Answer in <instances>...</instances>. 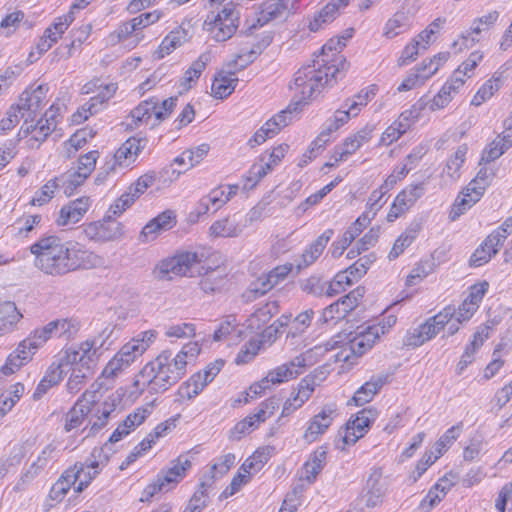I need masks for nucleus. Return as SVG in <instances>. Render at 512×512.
Instances as JSON below:
<instances>
[{
  "label": "nucleus",
  "instance_id": "obj_37",
  "mask_svg": "<svg viewBox=\"0 0 512 512\" xmlns=\"http://www.w3.org/2000/svg\"><path fill=\"white\" fill-rule=\"evenodd\" d=\"M412 24V17L403 10L397 11L385 24L384 36L392 39L409 30Z\"/></svg>",
  "mask_w": 512,
  "mask_h": 512
},
{
  "label": "nucleus",
  "instance_id": "obj_11",
  "mask_svg": "<svg viewBox=\"0 0 512 512\" xmlns=\"http://www.w3.org/2000/svg\"><path fill=\"white\" fill-rule=\"evenodd\" d=\"M98 402L97 390H86L68 411L65 418V430L67 432L78 428L86 417L93 411Z\"/></svg>",
  "mask_w": 512,
  "mask_h": 512
},
{
  "label": "nucleus",
  "instance_id": "obj_19",
  "mask_svg": "<svg viewBox=\"0 0 512 512\" xmlns=\"http://www.w3.org/2000/svg\"><path fill=\"white\" fill-rule=\"evenodd\" d=\"M47 91L48 87L43 84L38 85L32 91L25 90L19 98V103L16 104L21 117H25L26 114L29 115V117L36 116L37 112L46 103Z\"/></svg>",
  "mask_w": 512,
  "mask_h": 512
},
{
  "label": "nucleus",
  "instance_id": "obj_20",
  "mask_svg": "<svg viewBox=\"0 0 512 512\" xmlns=\"http://www.w3.org/2000/svg\"><path fill=\"white\" fill-rule=\"evenodd\" d=\"M77 352L74 345L63 349L56 357V360L48 367L44 375V382H50L54 386L60 383L63 376L68 372L69 364L75 363Z\"/></svg>",
  "mask_w": 512,
  "mask_h": 512
},
{
  "label": "nucleus",
  "instance_id": "obj_34",
  "mask_svg": "<svg viewBox=\"0 0 512 512\" xmlns=\"http://www.w3.org/2000/svg\"><path fill=\"white\" fill-rule=\"evenodd\" d=\"M213 487V479H204L189 499L183 512H202L209 504V490Z\"/></svg>",
  "mask_w": 512,
  "mask_h": 512
},
{
  "label": "nucleus",
  "instance_id": "obj_36",
  "mask_svg": "<svg viewBox=\"0 0 512 512\" xmlns=\"http://www.w3.org/2000/svg\"><path fill=\"white\" fill-rule=\"evenodd\" d=\"M500 247L501 246L496 244L495 240L492 239L489 234L471 255L469 260L470 265L480 267L488 263L491 258L498 253Z\"/></svg>",
  "mask_w": 512,
  "mask_h": 512
},
{
  "label": "nucleus",
  "instance_id": "obj_44",
  "mask_svg": "<svg viewBox=\"0 0 512 512\" xmlns=\"http://www.w3.org/2000/svg\"><path fill=\"white\" fill-rule=\"evenodd\" d=\"M63 177H55L47 181L36 193L31 200L32 205L42 206L48 203L53 197L55 191L64 184Z\"/></svg>",
  "mask_w": 512,
  "mask_h": 512
},
{
  "label": "nucleus",
  "instance_id": "obj_7",
  "mask_svg": "<svg viewBox=\"0 0 512 512\" xmlns=\"http://www.w3.org/2000/svg\"><path fill=\"white\" fill-rule=\"evenodd\" d=\"M384 328L385 326L370 325L366 328H358L353 336L350 333L348 341L341 351L343 361L349 362L352 356L361 357L369 351L380 336L385 334Z\"/></svg>",
  "mask_w": 512,
  "mask_h": 512
},
{
  "label": "nucleus",
  "instance_id": "obj_39",
  "mask_svg": "<svg viewBox=\"0 0 512 512\" xmlns=\"http://www.w3.org/2000/svg\"><path fill=\"white\" fill-rule=\"evenodd\" d=\"M116 410L115 400L104 401L100 406L97 407L96 413L89 420V431L86 436L94 435L101 430L108 422V419Z\"/></svg>",
  "mask_w": 512,
  "mask_h": 512
},
{
  "label": "nucleus",
  "instance_id": "obj_40",
  "mask_svg": "<svg viewBox=\"0 0 512 512\" xmlns=\"http://www.w3.org/2000/svg\"><path fill=\"white\" fill-rule=\"evenodd\" d=\"M190 38L189 31L183 27L172 30L161 42L158 48L159 57L169 55L177 47L181 46Z\"/></svg>",
  "mask_w": 512,
  "mask_h": 512
},
{
  "label": "nucleus",
  "instance_id": "obj_2",
  "mask_svg": "<svg viewBox=\"0 0 512 512\" xmlns=\"http://www.w3.org/2000/svg\"><path fill=\"white\" fill-rule=\"evenodd\" d=\"M199 351L197 343L185 345L176 355L170 350H163L140 370L133 382L131 395L139 396L145 389L151 394L167 391L184 377L188 358L194 359Z\"/></svg>",
  "mask_w": 512,
  "mask_h": 512
},
{
  "label": "nucleus",
  "instance_id": "obj_47",
  "mask_svg": "<svg viewBox=\"0 0 512 512\" xmlns=\"http://www.w3.org/2000/svg\"><path fill=\"white\" fill-rule=\"evenodd\" d=\"M206 386V382L202 380V373L198 372L179 387L178 393L182 398L193 399L199 395Z\"/></svg>",
  "mask_w": 512,
  "mask_h": 512
},
{
  "label": "nucleus",
  "instance_id": "obj_60",
  "mask_svg": "<svg viewBox=\"0 0 512 512\" xmlns=\"http://www.w3.org/2000/svg\"><path fill=\"white\" fill-rule=\"evenodd\" d=\"M154 98L142 101L131 111V117L136 123H148L152 115L155 116Z\"/></svg>",
  "mask_w": 512,
  "mask_h": 512
},
{
  "label": "nucleus",
  "instance_id": "obj_43",
  "mask_svg": "<svg viewBox=\"0 0 512 512\" xmlns=\"http://www.w3.org/2000/svg\"><path fill=\"white\" fill-rule=\"evenodd\" d=\"M424 191V183L406 187L396 196V206L401 207L402 210H409L424 195Z\"/></svg>",
  "mask_w": 512,
  "mask_h": 512
},
{
  "label": "nucleus",
  "instance_id": "obj_53",
  "mask_svg": "<svg viewBox=\"0 0 512 512\" xmlns=\"http://www.w3.org/2000/svg\"><path fill=\"white\" fill-rule=\"evenodd\" d=\"M356 281V279L353 278L345 269L344 271L338 272L333 280L329 283L327 289H326V295L327 296H335L343 291L349 286L353 284V282Z\"/></svg>",
  "mask_w": 512,
  "mask_h": 512
},
{
  "label": "nucleus",
  "instance_id": "obj_17",
  "mask_svg": "<svg viewBox=\"0 0 512 512\" xmlns=\"http://www.w3.org/2000/svg\"><path fill=\"white\" fill-rule=\"evenodd\" d=\"M484 192V186H476V181H470L467 187L456 197L449 213L450 220H457L481 199Z\"/></svg>",
  "mask_w": 512,
  "mask_h": 512
},
{
  "label": "nucleus",
  "instance_id": "obj_16",
  "mask_svg": "<svg viewBox=\"0 0 512 512\" xmlns=\"http://www.w3.org/2000/svg\"><path fill=\"white\" fill-rule=\"evenodd\" d=\"M37 350V345H35L29 337L25 338L18 344L16 349L8 355L6 362L1 367V372L6 376L14 374L22 366L32 360Z\"/></svg>",
  "mask_w": 512,
  "mask_h": 512
},
{
  "label": "nucleus",
  "instance_id": "obj_46",
  "mask_svg": "<svg viewBox=\"0 0 512 512\" xmlns=\"http://www.w3.org/2000/svg\"><path fill=\"white\" fill-rule=\"evenodd\" d=\"M55 334L58 338L70 340L80 329V323L75 318H59L53 320Z\"/></svg>",
  "mask_w": 512,
  "mask_h": 512
},
{
  "label": "nucleus",
  "instance_id": "obj_49",
  "mask_svg": "<svg viewBox=\"0 0 512 512\" xmlns=\"http://www.w3.org/2000/svg\"><path fill=\"white\" fill-rule=\"evenodd\" d=\"M271 165L266 162V156L261 155L260 162L251 166L245 177L246 188H253L268 172L272 171Z\"/></svg>",
  "mask_w": 512,
  "mask_h": 512
},
{
  "label": "nucleus",
  "instance_id": "obj_42",
  "mask_svg": "<svg viewBox=\"0 0 512 512\" xmlns=\"http://www.w3.org/2000/svg\"><path fill=\"white\" fill-rule=\"evenodd\" d=\"M209 56L207 54H201L197 60H195L188 70L184 73V76L180 82V86L183 91H188L197 82L202 72L205 70Z\"/></svg>",
  "mask_w": 512,
  "mask_h": 512
},
{
  "label": "nucleus",
  "instance_id": "obj_10",
  "mask_svg": "<svg viewBox=\"0 0 512 512\" xmlns=\"http://www.w3.org/2000/svg\"><path fill=\"white\" fill-rule=\"evenodd\" d=\"M364 287H357L350 291L344 297L339 298L336 302L326 307L320 320L323 323H328L332 320H340L345 318L351 311H353L364 297Z\"/></svg>",
  "mask_w": 512,
  "mask_h": 512
},
{
  "label": "nucleus",
  "instance_id": "obj_52",
  "mask_svg": "<svg viewBox=\"0 0 512 512\" xmlns=\"http://www.w3.org/2000/svg\"><path fill=\"white\" fill-rule=\"evenodd\" d=\"M346 39L347 38L343 37L337 40H329L326 44L323 45L320 55H318L315 59H329L328 65L336 63V58L344 57L340 54V52L346 46Z\"/></svg>",
  "mask_w": 512,
  "mask_h": 512
},
{
  "label": "nucleus",
  "instance_id": "obj_33",
  "mask_svg": "<svg viewBox=\"0 0 512 512\" xmlns=\"http://www.w3.org/2000/svg\"><path fill=\"white\" fill-rule=\"evenodd\" d=\"M327 446L318 447L310 456V458L305 462L303 470H304V478L312 483L317 478L318 474L323 470L326 465L327 459Z\"/></svg>",
  "mask_w": 512,
  "mask_h": 512
},
{
  "label": "nucleus",
  "instance_id": "obj_63",
  "mask_svg": "<svg viewBox=\"0 0 512 512\" xmlns=\"http://www.w3.org/2000/svg\"><path fill=\"white\" fill-rule=\"evenodd\" d=\"M32 342L37 345L39 349L42 347L49 339L52 337H56L55 328L53 321H50L46 325L34 329L28 336Z\"/></svg>",
  "mask_w": 512,
  "mask_h": 512
},
{
  "label": "nucleus",
  "instance_id": "obj_27",
  "mask_svg": "<svg viewBox=\"0 0 512 512\" xmlns=\"http://www.w3.org/2000/svg\"><path fill=\"white\" fill-rule=\"evenodd\" d=\"M334 235L333 229L325 230L314 242H312L302 253V262L297 264L298 270L313 264L323 253L326 245Z\"/></svg>",
  "mask_w": 512,
  "mask_h": 512
},
{
  "label": "nucleus",
  "instance_id": "obj_48",
  "mask_svg": "<svg viewBox=\"0 0 512 512\" xmlns=\"http://www.w3.org/2000/svg\"><path fill=\"white\" fill-rule=\"evenodd\" d=\"M339 8L337 5L331 0L326 6H324L317 16L314 17L312 21L309 23V30L312 32H317L322 28L324 24H328L332 22L337 14Z\"/></svg>",
  "mask_w": 512,
  "mask_h": 512
},
{
  "label": "nucleus",
  "instance_id": "obj_38",
  "mask_svg": "<svg viewBox=\"0 0 512 512\" xmlns=\"http://www.w3.org/2000/svg\"><path fill=\"white\" fill-rule=\"evenodd\" d=\"M238 83L235 71L230 70L229 73H219L212 83V93L215 98L224 99L228 97Z\"/></svg>",
  "mask_w": 512,
  "mask_h": 512
},
{
  "label": "nucleus",
  "instance_id": "obj_64",
  "mask_svg": "<svg viewBox=\"0 0 512 512\" xmlns=\"http://www.w3.org/2000/svg\"><path fill=\"white\" fill-rule=\"evenodd\" d=\"M500 88V79L488 80L474 95L471 104L474 106H480L483 102L489 99L495 91Z\"/></svg>",
  "mask_w": 512,
  "mask_h": 512
},
{
  "label": "nucleus",
  "instance_id": "obj_54",
  "mask_svg": "<svg viewBox=\"0 0 512 512\" xmlns=\"http://www.w3.org/2000/svg\"><path fill=\"white\" fill-rule=\"evenodd\" d=\"M463 430V423L459 422L449 428L435 443L434 448L439 454H444L452 443L457 440Z\"/></svg>",
  "mask_w": 512,
  "mask_h": 512
},
{
  "label": "nucleus",
  "instance_id": "obj_30",
  "mask_svg": "<svg viewBox=\"0 0 512 512\" xmlns=\"http://www.w3.org/2000/svg\"><path fill=\"white\" fill-rule=\"evenodd\" d=\"M387 375L372 376L354 394L353 400L357 406L370 402L380 389L387 383Z\"/></svg>",
  "mask_w": 512,
  "mask_h": 512
},
{
  "label": "nucleus",
  "instance_id": "obj_32",
  "mask_svg": "<svg viewBox=\"0 0 512 512\" xmlns=\"http://www.w3.org/2000/svg\"><path fill=\"white\" fill-rule=\"evenodd\" d=\"M192 463L186 456H179L172 462V466L164 472L162 476H158L160 481L163 483L165 488L171 489L173 485H176L182 478H184L186 472L191 468Z\"/></svg>",
  "mask_w": 512,
  "mask_h": 512
},
{
  "label": "nucleus",
  "instance_id": "obj_23",
  "mask_svg": "<svg viewBox=\"0 0 512 512\" xmlns=\"http://www.w3.org/2000/svg\"><path fill=\"white\" fill-rule=\"evenodd\" d=\"M97 158L98 151H90L79 158L77 170L73 174V178L70 180L69 185L64 190V193L67 196H71L73 191L92 173L95 168Z\"/></svg>",
  "mask_w": 512,
  "mask_h": 512
},
{
  "label": "nucleus",
  "instance_id": "obj_61",
  "mask_svg": "<svg viewBox=\"0 0 512 512\" xmlns=\"http://www.w3.org/2000/svg\"><path fill=\"white\" fill-rule=\"evenodd\" d=\"M481 32L482 29L479 26H472L470 30L463 33L458 40L453 42V47H458L457 51L459 52L473 47L475 43L480 41Z\"/></svg>",
  "mask_w": 512,
  "mask_h": 512
},
{
  "label": "nucleus",
  "instance_id": "obj_9",
  "mask_svg": "<svg viewBox=\"0 0 512 512\" xmlns=\"http://www.w3.org/2000/svg\"><path fill=\"white\" fill-rule=\"evenodd\" d=\"M146 139L130 137L114 153L110 161H107L101 169L108 174L114 171L116 166L126 168L130 166L139 153L145 148Z\"/></svg>",
  "mask_w": 512,
  "mask_h": 512
},
{
  "label": "nucleus",
  "instance_id": "obj_31",
  "mask_svg": "<svg viewBox=\"0 0 512 512\" xmlns=\"http://www.w3.org/2000/svg\"><path fill=\"white\" fill-rule=\"evenodd\" d=\"M439 331V327L429 318L425 323L406 334L404 345L419 347L426 341L432 339Z\"/></svg>",
  "mask_w": 512,
  "mask_h": 512
},
{
  "label": "nucleus",
  "instance_id": "obj_21",
  "mask_svg": "<svg viewBox=\"0 0 512 512\" xmlns=\"http://www.w3.org/2000/svg\"><path fill=\"white\" fill-rule=\"evenodd\" d=\"M209 150L210 146L207 143H203L193 149L186 150L188 165L184 168V170H176L175 168H172V166L165 167L159 172V179L162 180L163 184H169L173 182L180 176V174L200 163L204 157L207 156Z\"/></svg>",
  "mask_w": 512,
  "mask_h": 512
},
{
  "label": "nucleus",
  "instance_id": "obj_5",
  "mask_svg": "<svg viewBox=\"0 0 512 512\" xmlns=\"http://www.w3.org/2000/svg\"><path fill=\"white\" fill-rule=\"evenodd\" d=\"M157 337V332L153 329L139 333L131 339L113 359L107 364L104 373L108 375L115 374L116 371L128 367L137 357L141 356Z\"/></svg>",
  "mask_w": 512,
  "mask_h": 512
},
{
  "label": "nucleus",
  "instance_id": "obj_58",
  "mask_svg": "<svg viewBox=\"0 0 512 512\" xmlns=\"http://www.w3.org/2000/svg\"><path fill=\"white\" fill-rule=\"evenodd\" d=\"M270 42L271 37H267L266 39H263L261 42L252 44L251 47L241 48L239 52L240 58H245V62L239 63V68L244 69L249 64H251L256 59V57L262 52V50L270 44Z\"/></svg>",
  "mask_w": 512,
  "mask_h": 512
},
{
  "label": "nucleus",
  "instance_id": "obj_56",
  "mask_svg": "<svg viewBox=\"0 0 512 512\" xmlns=\"http://www.w3.org/2000/svg\"><path fill=\"white\" fill-rule=\"evenodd\" d=\"M279 132V128L276 126L275 122L271 118L268 121H266L261 126V128L255 132L252 138L249 139L248 144L251 147H255L257 145L264 143L267 138L274 137Z\"/></svg>",
  "mask_w": 512,
  "mask_h": 512
},
{
  "label": "nucleus",
  "instance_id": "obj_29",
  "mask_svg": "<svg viewBox=\"0 0 512 512\" xmlns=\"http://www.w3.org/2000/svg\"><path fill=\"white\" fill-rule=\"evenodd\" d=\"M510 147H512V129H507L483 151L481 161L492 162L502 156Z\"/></svg>",
  "mask_w": 512,
  "mask_h": 512
},
{
  "label": "nucleus",
  "instance_id": "obj_3",
  "mask_svg": "<svg viewBox=\"0 0 512 512\" xmlns=\"http://www.w3.org/2000/svg\"><path fill=\"white\" fill-rule=\"evenodd\" d=\"M335 62L328 65L329 59H314L295 72L290 89L298 98L296 103L316 98L326 85H332L344 76L349 67L345 57H338Z\"/></svg>",
  "mask_w": 512,
  "mask_h": 512
},
{
  "label": "nucleus",
  "instance_id": "obj_59",
  "mask_svg": "<svg viewBox=\"0 0 512 512\" xmlns=\"http://www.w3.org/2000/svg\"><path fill=\"white\" fill-rule=\"evenodd\" d=\"M274 286H276V280L271 279L268 275L262 276L250 286L246 293L247 299L255 300L266 294Z\"/></svg>",
  "mask_w": 512,
  "mask_h": 512
},
{
  "label": "nucleus",
  "instance_id": "obj_12",
  "mask_svg": "<svg viewBox=\"0 0 512 512\" xmlns=\"http://www.w3.org/2000/svg\"><path fill=\"white\" fill-rule=\"evenodd\" d=\"M338 416V411L331 405L324 406L322 410L314 415L308 422L303 433V440L308 443H314L326 433L332 425L334 419Z\"/></svg>",
  "mask_w": 512,
  "mask_h": 512
},
{
  "label": "nucleus",
  "instance_id": "obj_28",
  "mask_svg": "<svg viewBox=\"0 0 512 512\" xmlns=\"http://www.w3.org/2000/svg\"><path fill=\"white\" fill-rule=\"evenodd\" d=\"M201 276L199 281L200 289L207 294L219 292L227 282V275L222 268H208L205 272L198 271Z\"/></svg>",
  "mask_w": 512,
  "mask_h": 512
},
{
  "label": "nucleus",
  "instance_id": "obj_41",
  "mask_svg": "<svg viewBox=\"0 0 512 512\" xmlns=\"http://www.w3.org/2000/svg\"><path fill=\"white\" fill-rule=\"evenodd\" d=\"M468 151L466 144L460 145L454 154L448 159L443 174L448 177L450 183H455L460 178V168L462 167Z\"/></svg>",
  "mask_w": 512,
  "mask_h": 512
},
{
  "label": "nucleus",
  "instance_id": "obj_51",
  "mask_svg": "<svg viewBox=\"0 0 512 512\" xmlns=\"http://www.w3.org/2000/svg\"><path fill=\"white\" fill-rule=\"evenodd\" d=\"M236 457L232 453L222 455L217 461L211 466L210 472L205 479H213V483L216 479L225 475L231 467L235 464Z\"/></svg>",
  "mask_w": 512,
  "mask_h": 512
},
{
  "label": "nucleus",
  "instance_id": "obj_57",
  "mask_svg": "<svg viewBox=\"0 0 512 512\" xmlns=\"http://www.w3.org/2000/svg\"><path fill=\"white\" fill-rule=\"evenodd\" d=\"M21 317L22 315L13 302L7 301L0 304V322L5 324V327L10 331Z\"/></svg>",
  "mask_w": 512,
  "mask_h": 512
},
{
  "label": "nucleus",
  "instance_id": "obj_62",
  "mask_svg": "<svg viewBox=\"0 0 512 512\" xmlns=\"http://www.w3.org/2000/svg\"><path fill=\"white\" fill-rule=\"evenodd\" d=\"M376 91V85H370L355 95L354 99H348L350 101V109L354 110V116H357L361 107L366 106L367 103L376 95Z\"/></svg>",
  "mask_w": 512,
  "mask_h": 512
},
{
  "label": "nucleus",
  "instance_id": "obj_55",
  "mask_svg": "<svg viewBox=\"0 0 512 512\" xmlns=\"http://www.w3.org/2000/svg\"><path fill=\"white\" fill-rule=\"evenodd\" d=\"M439 69V64H437L433 69H430L427 73H416L415 71L409 73L407 77L402 81V83L398 86L397 90L399 92L409 91L416 86L423 84L427 79H429L432 75H434Z\"/></svg>",
  "mask_w": 512,
  "mask_h": 512
},
{
  "label": "nucleus",
  "instance_id": "obj_13",
  "mask_svg": "<svg viewBox=\"0 0 512 512\" xmlns=\"http://www.w3.org/2000/svg\"><path fill=\"white\" fill-rule=\"evenodd\" d=\"M377 412L372 409H362L359 411L353 420H349L344 429L342 442L344 445H352L357 442L358 439L363 437L370 425L376 420Z\"/></svg>",
  "mask_w": 512,
  "mask_h": 512
},
{
  "label": "nucleus",
  "instance_id": "obj_1",
  "mask_svg": "<svg viewBox=\"0 0 512 512\" xmlns=\"http://www.w3.org/2000/svg\"><path fill=\"white\" fill-rule=\"evenodd\" d=\"M34 266L48 276L62 277L71 272L92 269L103 259L75 241H62L58 236L41 237L30 246Z\"/></svg>",
  "mask_w": 512,
  "mask_h": 512
},
{
  "label": "nucleus",
  "instance_id": "obj_14",
  "mask_svg": "<svg viewBox=\"0 0 512 512\" xmlns=\"http://www.w3.org/2000/svg\"><path fill=\"white\" fill-rule=\"evenodd\" d=\"M297 2L298 0H270L264 2L261 5L257 19L248 26V33L251 34L256 28L281 17L285 11L294 10Z\"/></svg>",
  "mask_w": 512,
  "mask_h": 512
},
{
  "label": "nucleus",
  "instance_id": "obj_6",
  "mask_svg": "<svg viewBox=\"0 0 512 512\" xmlns=\"http://www.w3.org/2000/svg\"><path fill=\"white\" fill-rule=\"evenodd\" d=\"M239 26V12L236 6L230 2L217 13L213 10L206 16L204 29L217 42L230 39Z\"/></svg>",
  "mask_w": 512,
  "mask_h": 512
},
{
  "label": "nucleus",
  "instance_id": "obj_15",
  "mask_svg": "<svg viewBox=\"0 0 512 512\" xmlns=\"http://www.w3.org/2000/svg\"><path fill=\"white\" fill-rule=\"evenodd\" d=\"M86 235L94 241L108 242L118 240L123 236V225L111 216L102 221L90 223L85 229Z\"/></svg>",
  "mask_w": 512,
  "mask_h": 512
},
{
  "label": "nucleus",
  "instance_id": "obj_22",
  "mask_svg": "<svg viewBox=\"0 0 512 512\" xmlns=\"http://www.w3.org/2000/svg\"><path fill=\"white\" fill-rule=\"evenodd\" d=\"M91 205L89 197H80L64 205L56 220L58 226H67L79 222Z\"/></svg>",
  "mask_w": 512,
  "mask_h": 512
},
{
  "label": "nucleus",
  "instance_id": "obj_4",
  "mask_svg": "<svg viewBox=\"0 0 512 512\" xmlns=\"http://www.w3.org/2000/svg\"><path fill=\"white\" fill-rule=\"evenodd\" d=\"M95 344L93 340H86L78 345H74L77 358L75 363L68 366V371L71 370V375L66 383L67 391L70 394L78 393L86 384L87 379L92 376L93 367L98 360Z\"/></svg>",
  "mask_w": 512,
  "mask_h": 512
},
{
  "label": "nucleus",
  "instance_id": "obj_35",
  "mask_svg": "<svg viewBox=\"0 0 512 512\" xmlns=\"http://www.w3.org/2000/svg\"><path fill=\"white\" fill-rule=\"evenodd\" d=\"M421 229L422 225L420 222L411 223L410 226L394 242L393 247L388 254L389 260H395L398 258L417 238Z\"/></svg>",
  "mask_w": 512,
  "mask_h": 512
},
{
  "label": "nucleus",
  "instance_id": "obj_18",
  "mask_svg": "<svg viewBox=\"0 0 512 512\" xmlns=\"http://www.w3.org/2000/svg\"><path fill=\"white\" fill-rule=\"evenodd\" d=\"M306 357L300 354L287 363H284L269 371L265 377L268 383L280 384L296 378L304 372L306 367Z\"/></svg>",
  "mask_w": 512,
  "mask_h": 512
},
{
  "label": "nucleus",
  "instance_id": "obj_24",
  "mask_svg": "<svg viewBox=\"0 0 512 512\" xmlns=\"http://www.w3.org/2000/svg\"><path fill=\"white\" fill-rule=\"evenodd\" d=\"M81 469L80 466H72L66 469L51 487L49 492L50 499L60 502L67 495L71 487L75 489L77 478L79 477L78 473Z\"/></svg>",
  "mask_w": 512,
  "mask_h": 512
},
{
  "label": "nucleus",
  "instance_id": "obj_8",
  "mask_svg": "<svg viewBox=\"0 0 512 512\" xmlns=\"http://www.w3.org/2000/svg\"><path fill=\"white\" fill-rule=\"evenodd\" d=\"M200 262L201 258L196 252H182L162 260L157 268L161 278L170 274L194 277V268Z\"/></svg>",
  "mask_w": 512,
  "mask_h": 512
},
{
  "label": "nucleus",
  "instance_id": "obj_25",
  "mask_svg": "<svg viewBox=\"0 0 512 512\" xmlns=\"http://www.w3.org/2000/svg\"><path fill=\"white\" fill-rule=\"evenodd\" d=\"M104 450V447L102 448H94L91 456L96 459L97 457H100L102 452ZM99 465L100 462L97 460H86L84 463H75L74 466H80L82 469L79 471L77 478V486H75V493H81L88 485L91 483V481L96 477V475L99 473Z\"/></svg>",
  "mask_w": 512,
  "mask_h": 512
},
{
  "label": "nucleus",
  "instance_id": "obj_26",
  "mask_svg": "<svg viewBox=\"0 0 512 512\" xmlns=\"http://www.w3.org/2000/svg\"><path fill=\"white\" fill-rule=\"evenodd\" d=\"M246 224H241L237 214L226 216L222 219L214 221L210 228L209 234L212 237L233 238L239 236Z\"/></svg>",
  "mask_w": 512,
  "mask_h": 512
},
{
  "label": "nucleus",
  "instance_id": "obj_45",
  "mask_svg": "<svg viewBox=\"0 0 512 512\" xmlns=\"http://www.w3.org/2000/svg\"><path fill=\"white\" fill-rule=\"evenodd\" d=\"M58 115V108H54L52 105L43 115L42 118L38 120V131L39 135L35 136L36 141H44L48 135L56 128L57 121L56 117Z\"/></svg>",
  "mask_w": 512,
  "mask_h": 512
},
{
  "label": "nucleus",
  "instance_id": "obj_50",
  "mask_svg": "<svg viewBox=\"0 0 512 512\" xmlns=\"http://www.w3.org/2000/svg\"><path fill=\"white\" fill-rule=\"evenodd\" d=\"M349 100H346L341 107L335 111L332 119L329 120V123L326 129L332 134L337 131L340 127L346 124L350 118L354 116V110L350 109Z\"/></svg>",
  "mask_w": 512,
  "mask_h": 512
}]
</instances>
